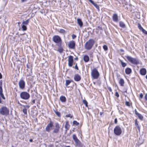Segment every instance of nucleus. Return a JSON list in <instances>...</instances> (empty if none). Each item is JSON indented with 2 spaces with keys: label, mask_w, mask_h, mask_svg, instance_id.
<instances>
[{
  "label": "nucleus",
  "mask_w": 147,
  "mask_h": 147,
  "mask_svg": "<svg viewBox=\"0 0 147 147\" xmlns=\"http://www.w3.org/2000/svg\"><path fill=\"white\" fill-rule=\"evenodd\" d=\"M75 142V143L76 145L78 146H79L81 144V142L80 141V140L78 139L76 140V141H74Z\"/></svg>",
  "instance_id": "nucleus-24"
},
{
  "label": "nucleus",
  "mask_w": 147,
  "mask_h": 147,
  "mask_svg": "<svg viewBox=\"0 0 147 147\" xmlns=\"http://www.w3.org/2000/svg\"><path fill=\"white\" fill-rule=\"evenodd\" d=\"M26 67L28 69L30 68V67L28 66V64H27L26 65Z\"/></svg>",
  "instance_id": "nucleus-55"
},
{
  "label": "nucleus",
  "mask_w": 147,
  "mask_h": 147,
  "mask_svg": "<svg viewBox=\"0 0 147 147\" xmlns=\"http://www.w3.org/2000/svg\"><path fill=\"white\" fill-rule=\"evenodd\" d=\"M75 59L76 60H78V58H76Z\"/></svg>",
  "instance_id": "nucleus-62"
},
{
  "label": "nucleus",
  "mask_w": 147,
  "mask_h": 147,
  "mask_svg": "<svg viewBox=\"0 0 147 147\" xmlns=\"http://www.w3.org/2000/svg\"><path fill=\"white\" fill-rule=\"evenodd\" d=\"M20 97L21 98L24 100H27L30 98V95L26 92H23L20 93Z\"/></svg>",
  "instance_id": "nucleus-7"
},
{
  "label": "nucleus",
  "mask_w": 147,
  "mask_h": 147,
  "mask_svg": "<svg viewBox=\"0 0 147 147\" xmlns=\"http://www.w3.org/2000/svg\"><path fill=\"white\" fill-rule=\"evenodd\" d=\"M33 141V140L32 139H30V140H29V141L30 142H32Z\"/></svg>",
  "instance_id": "nucleus-59"
},
{
  "label": "nucleus",
  "mask_w": 147,
  "mask_h": 147,
  "mask_svg": "<svg viewBox=\"0 0 147 147\" xmlns=\"http://www.w3.org/2000/svg\"><path fill=\"white\" fill-rule=\"evenodd\" d=\"M114 122H115V124H117V118H115V119Z\"/></svg>",
  "instance_id": "nucleus-51"
},
{
  "label": "nucleus",
  "mask_w": 147,
  "mask_h": 147,
  "mask_svg": "<svg viewBox=\"0 0 147 147\" xmlns=\"http://www.w3.org/2000/svg\"><path fill=\"white\" fill-rule=\"evenodd\" d=\"M22 28L23 30H27V27L26 25L23 24L22 26Z\"/></svg>",
  "instance_id": "nucleus-33"
},
{
  "label": "nucleus",
  "mask_w": 147,
  "mask_h": 147,
  "mask_svg": "<svg viewBox=\"0 0 147 147\" xmlns=\"http://www.w3.org/2000/svg\"><path fill=\"white\" fill-rule=\"evenodd\" d=\"M76 35H75V34H73L72 35V38L73 39H75V38H76Z\"/></svg>",
  "instance_id": "nucleus-47"
},
{
  "label": "nucleus",
  "mask_w": 147,
  "mask_h": 147,
  "mask_svg": "<svg viewBox=\"0 0 147 147\" xmlns=\"http://www.w3.org/2000/svg\"><path fill=\"white\" fill-rule=\"evenodd\" d=\"M140 97L141 98H143V95L142 93H141L140 95Z\"/></svg>",
  "instance_id": "nucleus-52"
},
{
  "label": "nucleus",
  "mask_w": 147,
  "mask_h": 147,
  "mask_svg": "<svg viewBox=\"0 0 147 147\" xmlns=\"http://www.w3.org/2000/svg\"><path fill=\"white\" fill-rule=\"evenodd\" d=\"M22 111L25 114H27V110L26 108H24L23 109Z\"/></svg>",
  "instance_id": "nucleus-38"
},
{
  "label": "nucleus",
  "mask_w": 147,
  "mask_h": 147,
  "mask_svg": "<svg viewBox=\"0 0 147 147\" xmlns=\"http://www.w3.org/2000/svg\"><path fill=\"white\" fill-rule=\"evenodd\" d=\"M83 104H85V106L86 107H88V102H87V101L86 100H83Z\"/></svg>",
  "instance_id": "nucleus-34"
},
{
  "label": "nucleus",
  "mask_w": 147,
  "mask_h": 147,
  "mask_svg": "<svg viewBox=\"0 0 147 147\" xmlns=\"http://www.w3.org/2000/svg\"><path fill=\"white\" fill-rule=\"evenodd\" d=\"M53 41L57 43V45L58 47H61L62 40L60 36L58 35H55L53 37Z\"/></svg>",
  "instance_id": "nucleus-3"
},
{
  "label": "nucleus",
  "mask_w": 147,
  "mask_h": 147,
  "mask_svg": "<svg viewBox=\"0 0 147 147\" xmlns=\"http://www.w3.org/2000/svg\"><path fill=\"white\" fill-rule=\"evenodd\" d=\"M35 103V100H33L32 101V104L33 105V104H34Z\"/></svg>",
  "instance_id": "nucleus-54"
},
{
  "label": "nucleus",
  "mask_w": 147,
  "mask_h": 147,
  "mask_svg": "<svg viewBox=\"0 0 147 147\" xmlns=\"http://www.w3.org/2000/svg\"><path fill=\"white\" fill-rule=\"evenodd\" d=\"M140 73L142 76L145 75L146 73V70L145 68H142L140 70Z\"/></svg>",
  "instance_id": "nucleus-14"
},
{
  "label": "nucleus",
  "mask_w": 147,
  "mask_h": 147,
  "mask_svg": "<svg viewBox=\"0 0 147 147\" xmlns=\"http://www.w3.org/2000/svg\"><path fill=\"white\" fill-rule=\"evenodd\" d=\"M145 100L147 101V94H146L144 96Z\"/></svg>",
  "instance_id": "nucleus-48"
},
{
  "label": "nucleus",
  "mask_w": 147,
  "mask_h": 147,
  "mask_svg": "<svg viewBox=\"0 0 147 147\" xmlns=\"http://www.w3.org/2000/svg\"><path fill=\"white\" fill-rule=\"evenodd\" d=\"M138 128V129L140 130V127H139V128Z\"/></svg>",
  "instance_id": "nucleus-64"
},
{
  "label": "nucleus",
  "mask_w": 147,
  "mask_h": 147,
  "mask_svg": "<svg viewBox=\"0 0 147 147\" xmlns=\"http://www.w3.org/2000/svg\"><path fill=\"white\" fill-rule=\"evenodd\" d=\"M29 20L28 19L25 21H23L22 24L25 25H27L29 23Z\"/></svg>",
  "instance_id": "nucleus-27"
},
{
  "label": "nucleus",
  "mask_w": 147,
  "mask_h": 147,
  "mask_svg": "<svg viewBox=\"0 0 147 147\" xmlns=\"http://www.w3.org/2000/svg\"><path fill=\"white\" fill-rule=\"evenodd\" d=\"M138 28L140 30H142L143 29L140 24L138 23Z\"/></svg>",
  "instance_id": "nucleus-35"
},
{
  "label": "nucleus",
  "mask_w": 147,
  "mask_h": 147,
  "mask_svg": "<svg viewBox=\"0 0 147 147\" xmlns=\"http://www.w3.org/2000/svg\"><path fill=\"white\" fill-rule=\"evenodd\" d=\"M55 114H56V115L58 117H60L61 116V115H60V113L59 112L56 111H55Z\"/></svg>",
  "instance_id": "nucleus-36"
},
{
  "label": "nucleus",
  "mask_w": 147,
  "mask_h": 147,
  "mask_svg": "<svg viewBox=\"0 0 147 147\" xmlns=\"http://www.w3.org/2000/svg\"><path fill=\"white\" fill-rule=\"evenodd\" d=\"M83 60L86 62H88L89 60V57L87 55H84L83 57Z\"/></svg>",
  "instance_id": "nucleus-19"
},
{
  "label": "nucleus",
  "mask_w": 147,
  "mask_h": 147,
  "mask_svg": "<svg viewBox=\"0 0 147 147\" xmlns=\"http://www.w3.org/2000/svg\"><path fill=\"white\" fill-rule=\"evenodd\" d=\"M73 57L72 56L70 55L68 57V64L69 67H72L73 62Z\"/></svg>",
  "instance_id": "nucleus-10"
},
{
  "label": "nucleus",
  "mask_w": 147,
  "mask_h": 147,
  "mask_svg": "<svg viewBox=\"0 0 147 147\" xmlns=\"http://www.w3.org/2000/svg\"><path fill=\"white\" fill-rule=\"evenodd\" d=\"M30 69H31V70H30V72H29L28 73V74H27V76L28 77H29V76H31L32 75V68L31 67L30 68Z\"/></svg>",
  "instance_id": "nucleus-28"
},
{
  "label": "nucleus",
  "mask_w": 147,
  "mask_h": 147,
  "mask_svg": "<svg viewBox=\"0 0 147 147\" xmlns=\"http://www.w3.org/2000/svg\"><path fill=\"white\" fill-rule=\"evenodd\" d=\"M108 89L110 92H111L112 91V90L110 87H108Z\"/></svg>",
  "instance_id": "nucleus-49"
},
{
  "label": "nucleus",
  "mask_w": 147,
  "mask_h": 147,
  "mask_svg": "<svg viewBox=\"0 0 147 147\" xmlns=\"http://www.w3.org/2000/svg\"><path fill=\"white\" fill-rule=\"evenodd\" d=\"M19 85L20 88L24 89L25 86V82L24 81L22 80H20L19 82Z\"/></svg>",
  "instance_id": "nucleus-11"
},
{
  "label": "nucleus",
  "mask_w": 147,
  "mask_h": 147,
  "mask_svg": "<svg viewBox=\"0 0 147 147\" xmlns=\"http://www.w3.org/2000/svg\"><path fill=\"white\" fill-rule=\"evenodd\" d=\"M70 125L69 124V122L67 121L66 122L65 125V128L66 130H68L69 128Z\"/></svg>",
  "instance_id": "nucleus-22"
},
{
  "label": "nucleus",
  "mask_w": 147,
  "mask_h": 147,
  "mask_svg": "<svg viewBox=\"0 0 147 147\" xmlns=\"http://www.w3.org/2000/svg\"><path fill=\"white\" fill-rule=\"evenodd\" d=\"M122 130L119 125L116 126L114 129V133L117 136H119L122 133Z\"/></svg>",
  "instance_id": "nucleus-6"
},
{
  "label": "nucleus",
  "mask_w": 147,
  "mask_h": 147,
  "mask_svg": "<svg viewBox=\"0 0 147 147\" xmlns=\"http://www.w3.org/2000/svg\"><path fill=\"white\" fill-rule=\"evenodd\" d=\"M59 131V129L58 128H55L53 131V133H57Z\"/></svg>",
  "instance_id": "nucleus-29"
},
{
  "label": "nucleus",
  "mask_w": 147,
  "mask_h": 147,
  "mask_svg": "<svg viewBox=\"0 0 147 147\" xmlns=\"http://www.w3.org/2000/svg\"><path fill=\"white\" fill-rule=\"evenodd\" d=\"M103 49L105 51H106L108 50V47L106 45H104L103 46Z\"/></svg>",
  "instance_id": "nucleus-37"
},
{
  "label": "nucleus",
  "mask_w": 147,
  "mask_h": 147,
  "mask_svg": "<svg viewBox=\"0 0 147 147\" xmlns=\"http://www.w3.org/2000/svg\"><path fill=\"white\" fill-rule=\"evenodd\" d=\"M77 21L79 26L80 27H82L83 26V23L81 20L80 19L78 18L77 19Z\"/></svg>",
  "instance_id": "nucleus-18"
},
{
  "label": "nucleus",
  "mask_w": 147,
  "mask_h": 147,
  "mask_svg": "<svg viewBox=\"0 0 147 147\" xmlns=\"http://www.w3.org/2000/svg\"><path fill=\"white\" fill-rule=\"evenodd\" d=\"M88 1L98 9L99 10V7L96 3H94L92 0H88Z\"/></svg>",
  "instance_id": "nucleus-15"
},
{
  "label": "nucleus",
  "mask_w": 147,
  "mask_h": 147,
  "mask_svg": "<svg viewBox=\"0 0 147 147\" xmlns=\"http://www.w3.org/2000/svg\"><path fill=\"white\" fill-rule=\"evenodd\" d=\"M141 31L147 35V31H146L145 30L143 29Z\"/></svg>",
  "instance_id": "nucleus-44"
},
{
  "label": "nucleus",
  "mask_w": 147,
  "mask_h": 147,
  "mask_svg": "<svg viewBox=\"0 0 147 147\" xmlns=\"http://www.w3.org/2000/svg\"><path fill=\"white\" fill-rule=\"evenodd\" d=\"M74 79L76 81L78 82L81 80V77L79 74H77L75 75Z\"/></svg>",
  "instance_id": "nucleus-13"
},
{
  "label": "nucleus",
  "mask_w": 147,
  "mask_h": 147,
  "mask_svg": "<svg viewBox=\"0 0 147 147\" xmlns=\"http://www.w3.org/2000/svg\"><path fill=\"white\" fill-rule=\"evenodd\" d=\"M127 60L131 63L137 65L139 63V61L138 59L135 58H133L130 56L127 55L125 56Z\"/></svg>",
  "instance_id": "nucleus-4"
},
{
  "label": "nucleus",
  "mask_w": 147,
  "mask_h": 147,
  "mask_svg": "<svg viewBox=\"0 0 147 147\" xmlns=\"http://www.w3.org/2000/svg\"><path fill=\"white\" fill-rule=\"evenodd\" d=\"M27 0H21L22 2H25Z\"/></svg>",
  "instance_id": "nucleus-56"
},
{
  "label": "nucleus",
  "mask_w": 147,
  "mask_h": 147,
  "mask_svg": "<svg viewBox=\"0 0 147 147\" xmlns=\"http://www.w3.org/2000/svg\"><path fill=\"white\" fill-rule=\"evenodd\" d=\"M65 116L66 117H70L71 118L73 117V116H71V114H69L68 115H66Z\"/></svg>",
  "instance_id": "nucleus-45"
},
{
  "label": "nucleus",
  "mask_w": 147,
  "mask_h": 147,
  "mask_svg": "<svg viewBox=\"0 0 147 147\" xmlns=\"http://www.w3.org/2000/svg\"><path fill=\"white\" fill-rule=\"evenodd\" d=\"M9 110L6 107H2L0 109V114L2 115H8L9 114Z\"/></svg>",
  "instance_id": "nucleus-5"
},
{
  "label": "nucleus",
  "mask_w": 147,
  "mask_h": 147,
  "mask_svg": "<svg viewBox=\"0 0 147 147\" xmlns=\"http://www.w3.org/2000/svg\"><path fill=\"white\" fill-rule=\"evenodd\" d=\"M73 139L74 140V141H76V140H78V138H77L76 135L75 134H74L73 136Z\"/></svg>",
  "instance_id": "nucleus-32"
},
{
  "label": "nucleus",
  "mask_w": 147,
  "mask_h": 147,
  "mask_svg": "<svg viewBox=\"0 0 147 147\" xmlns=\"http://www.w3.org/2000/svg\"><path fill=\"white\" fill-rule=\"evenodd\" d=\"M131 68L127 67L125 69V72L126 74L129 75L131 72Z\"/></svg>",
  "instance_id": "nucleus-16"
},
{
  "label": "nucleus",
  "mask_w": 147,
  "mask_h": 147,
  "mask_svg": "<svg viewBox=\"0 0 147 147\" xmlns=\"http://www.w3.org/2000/svg\"><path fill=\"white\" fill-rule=\"evenodd\" d=\"M65 147H71L69 146H66Z\"/></svg>",
  "instance_id": "nucleus-61"
},
{
  "label": "nucleus",
  "mask_w": 147,
  "mask_h": 147,
  "mask_svg": "<svg viewBox=\"0 0 147 147\" xmlns=\"http://www.w3.org/2000/svg\"><path fill=\"white\" fill-rule=\"evenodd\" d=\"M120 61L121 63V65L122 67H125L126 65V63L123 62L121 60H120Z\"/></svg>",
  "instance_id": "nucleus-26"
},
{
  "label": "nucleus",
  "mask_w": 147,
  "mask_h": 147,
  "mask_svg": "<svg viewBox=\"0 0 147 147\" xmlns=\"http://www.w3.org/2000/svg\"><path fill=\"white\" fill-rule=\"evenodd\" d=\"M103 114V112H101L100 113V115H102Z\"/></svg>",
  "instance_id": "nucleus-58"
},
{
  "label": "nucleus",
  "mask_w": 147,
  "mask_h": 147,
  "mask_svg": "<svg viewBox=\"0 0 147 147\" xmlns=\"http://www.w3.org/2000/svg\"><path fill=\"white\" fill-rule=\"evenodd\" d=\"M58 32L61 33H65V31L63 29H60Z\"/></svg>",
  "instance_id": "nucleus-31"
},
{
  "label": "nucleus",
  "mask_w": 147,
  "mask_h": 147,
  "mask_svg": "<svg viewBox=\"0 0 147 147\" xmlns=\"http://www.w3.org/2000/svg\"><path fill=\"white\" fill-rule=\"evenodd\" d=\"M72 82L73 81L71 80H66L65 81V85L66 87H69L67 86Z\"/></svg>",
  "instance_id": "nucleus-21"
},
{
  "label": "nucleus",
  "mask_w": 147,
  "mask_h": 147,
  "mask_svg": "<svg viewBox=\"0 0 147 147\" xmlns=\"http://www.w3.org/2000/svg\"><path fill=\"white\" fill-rule=\"evenodd\" d=\"M146 78L147 79V75L146 76Z\"/></svg>",
  "instance_id": "nucleus-63"
},
{
  "label": "nucleus",
  "mask_w": 147,
  "mask_h": 147,
  "mask_svg": "<svg viewBox=\"0 0 147 147\" xmlns=\"http://www.w3.org/2000/svg\"><path fill=\"white\" fill-rule=\"evenodd\" d=\"M91 74L92 78L94 79H98L100 76L99 72L96 68L92 70Z\"/></svg>",
  "instance_id": "nucleus-2"
},
{
  "label": "nucleus",
  "mask_w": 147,
  "mask_h": 147,
  "mask_svg": "<svg viewBox=\"0 0 147 147\" xmlns=\"http://www.w3.org/2000/svg\"><path fill=\"white\" fill-rule=\"evenodd\" d=\"M113 21L115 22H117L119 21V18L118 15L117 13H114L112 16Z\"/></svg>",
  "instance_id": "nucleus-12"
},
{
  "label": "nucleus",
  "mask_w": 147,
  "mask_h": 147,
  "mask_svg": "<svg viewBox=\"0 0 147 147\" xmlns=\"http://www.w3.org/2000/svg\"><path fill=\"white\" fill-rule=\"evenodd\" d=\"M115 95L117 97H119V94L117 92H115Z\"/></svg>",
  "instance_id": "nucleus-46"
},
{
  "label": "nucleus",
  "mask_w": 147,
  "mask_h": 147,
  "mask_svg": "<svg viewBox=\"0 0 147 147\" xmlns=\"http://www.w3.org/2000/svg\"><path fill=\"white\" fill-rule=\"evenodd\" d=\"M55 127L56 128L59 129V125L58 123H55Z\"/></svg>",
  "instance_id": "nucleus-43"
},
{
  "label": "nucleus",
  "mask_w": 147,
  "mask_h": 147,
  "mask_svg": "<svg viewBox=\"0 0 147 147\" xmlns=\"http://www.w3.org/2000/svg\"><path fill=\"white\" fill-rule=\"evenodd\" d=\"M125 104L127 106L130 107V104L129 102L128 101H126L125 102Z\"/></svg>",
  "instance_id": "nucleus-39"
},
{
  "label": "nucleus",
  "mask_w": 147,
  "mask_h": 147,
  "mask_svg": "<svg viewBox=\"0 0 147 147\" xmlns=\"http://www.w3.org/2000/svg\"><path fill=\"white\" fill-rule=\"evenodd\" d=\"M53 126V122L51 121H50L49 123L45 128L46 131L47 132H49L52 129Z\"/></svg>",
  "instance_id": "nucleus-8"
},
{
  "label": "nucleus",
  "mask_w": 147,
  "mask_h": 147,
  "mask_svg": "<svg viewBox=\"0 0 147 147\" xmlns=\"http://www.w3.org/2000/svg\"><path fill=\"white\" fill-rule=\"evenodd\" d=\"M19 104L20 105H22V106L23 107H25V108H29L30 107V106L28 105H22L21 104H20L19 103Z\"/></svg>",
  "instance_id": "nucleus-40"
},
{
  "label": "nucleus",
  "mask_w": 147,
  "mask_h": 147,
  "mask_svg": "<svg viewBox=\"0 0 147 147\" xmlns=\"http://www.w3.org/2000/svg\"><path fill=\"white\" fill-rule=\"evenodd\" d=\"M95 41L93 39H90L86 42L84 45L86 49L89 50L92 47Z\"/></svg>",
  "instance_id": "nucleus-1"
},
{
  "label": "nucleus",
  "mask_w": 147,
  "mask_h": 147,
  "mask_svg": "<svg viewBox=\"0 0 147 147\" xmlns=\"http://www.w3.org/2000/svg\"><path fill=\"white\" fill-rule=\"evenodd\" d=\"M60 100L62 102H65L66 101V99L64 96H61L60 97Z\"/></svg>",
  "instance_id": "nucleus-17"
},
{
  "label": "nucleus",
  "mask_w": 147,
  "mask_h": 147,
  "mask_svg": "<svg viewBox=\"0 0 147 147\" xmlns=\"http://www.w3.org/2000/svg\"><path fill=\"white\" fill-rule=\"evenodd\" d=\"M67 45L69 48L74 49L75 48L76 43L74 41L72 40L69 42Z\"/></svg>",
  "instance_id": "nucleus-9"
},
{
  "label": "nucleus",
  "mask_w": 147,
  "mask_h": 147,
  "mask_svg": "<svg viewBox=\"0 0 147 147\" xmlns=\"http://www.w3.org/2000/svg\"><path fill=\"white\" fill-rule=\"evenodd\" d=\"M135 124L138 128H139V126L138 125V122L137 121V119H136L135 120Z\"/></svg>",
  "instance_id": "nucleus-42"
},
{
  "label": "nucleus",
  "mask_w": 147,
  "mask_h": 147,
  "mask_svg": "<svg viewBox=\"0 0 147 147\" xmlns=\"http://www.w3.org/2000/svg\"><path fill=\"white\" fill-rule=\"evenodd\" d=\"M120 51H121V52H124V50L123 49H120Z\"/></svg>",
  "instance_id": "nucleus-60"
},
{
  "label": "nucleus",
  "mask_w": 147,
  "mask_h": 147,
  "mask_svg": "<svg viewBox=\"0 0 147 147\" xmlns=\"http://www.w3.org/2000/svg\"><path fill=\"white\" fill-rule=\"evenodd\" d=\"M75 68L76 69H77V70H78V67L77 66V64H76V65H75Z\"/></svg>",
  "instance_id": "nucleus-50"
},
{
  "label": "nucleus",
  "mask_w": 147,
  "mask_h": 147,
  "mask_svg": "<svg viewBox=\"0 0 147 147\" xmlns=\"http://www.w3.org/2000/svg\"><path fill=\"white\" fill-rule=\"evenodd\" d=\"M135 114L137 115H138V114L139 113H138L137 112L136 109H135Z\"/></svg>",
  "instance_id": "nucleus-53"
},
{
  "label": "nucleus",
  "mask_w": 147,
  "mask_h": 147,
  "mask_svg": "<svg viewBox=\"0 0 147 147\" xmlns=\"http://www.w3.org/2000/svg\"><path fill=\"white\" fill-rule=\"evenodd\" d=\"M137 116L138 117L140 120H142L143 119V116H142V115L140 113H139L138 114V115H137Z\"/></svg>",
  "instance_id": "nucleus-30"
},
{
  "label": "nucleus",
  "mask_w": 147,
  "mask_h": 147,
  "mask_svg": "<svg viewBox=\"0 0 147 147\" xmlns=\"http://www.w3.org/2000/svg\"><path fill=\"white\" fill-rule=\"evenodd\" d=\"M63 47H60L58 48L57 51L60 53H61L63 52Z\"/></svg>",
  "instance_id": "nucleus-25"
},
{
  "label": "nucleus",
  "mask_w": 147,
  "mask_h": 147,
  "mask_svg": "<svg viewBox=\"0 0 147 147\" xmlns=\"http://www.w3.org/2000/svg\"><path fill=\"white\" fill-rule=\"evenodd\" d=\"M2 78V75L0 73V79H1Z\"/></svg>",
  "instance_id": "nucleus-57"
},
{
  "label": "nucleus",
  "mask_w": 147,
  "mask_h": 147,
  "mask_svg": "<svg viewBox=\"0 0 147 147\" xmlns=\"http://www.w3.org/2000/svg\"><path fill=\"white\" fill-rule=\"evenodd\" d=\"M119 24L120 27L123 28H125V25L122 21H120L119 22Z\"/></svg>",
  "instance_id": "nucleus-23"
},
{
  "label": "nucleus",
  "mask_w": 147,
  "mask_h": 147,
  "mask_svg": "<svg viewBox=\"0 0 147 147\" xmlns=\"http://www.w3.org/2000/svg\"><path fill=\"white\" fill-rule=\"evenodd\" d=\"M124 83V80L122 78L120 79L119 82V83L120 84V86H123Z\"/></svg>",
  "instance_id": "nucleus-20"
},
{
  "label": "nucleus",
  "mask_w": 147,
  "mask_h": 147,
  "mask_svg": "<svg viewBox=\"0 0 147 147\" xmlns=\"http://www.w3.org/2000/svg\"><path fill=\"white\" fill-rule=\"evenodd\" d=\"M73 123L74 124L76 125H79V123L78 122L76 121H73Z\"/></svg>",
  "instance_id": "nucleus-41"
}]
</instances>
